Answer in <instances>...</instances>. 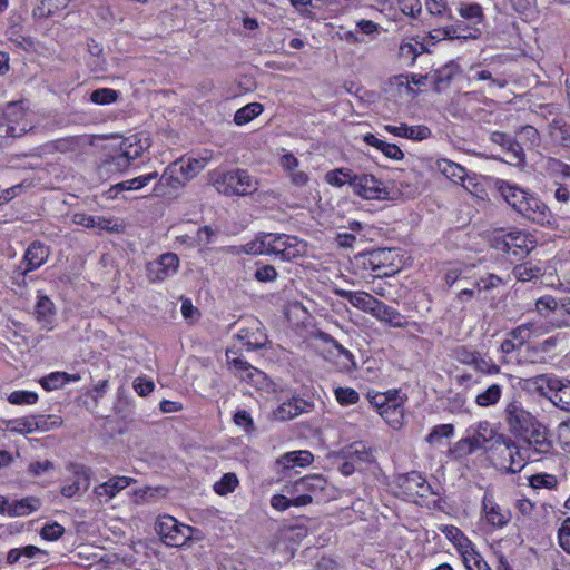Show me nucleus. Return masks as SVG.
<instances>
[{
	"label": "nucleus",
	"mask_w": 570,
	"mask_h": 570,
	"mask_svg": "<svg viewBox=\"0 0 570 570\" xmlns=\"http://www.w3.org/2000/svg\"><path fill=\"white\" fill-rule=\"evenodd\" d=\"M352 190L356 196L367 200H394L400 194L374 175L366 173H360L352 179Z\"/></svg>",
	"instance_id": "4"
},
{
	"label": "nucleus",
	"mask_w": 570,
	"mask_h": 570,
	"mask_svg": "<svg viewBox=\"0 0 570 570\" xmlns=\"http://www.w3.org/2000/svg\"><path fill=\"white\" fill-rule=\"evenodd\" d=\"M503 386L499 383L490 384L485 390L475 395V404L480 407L497 405L502 397Z\"/></svg>",
	"instance_id": "33"
},
{
	"label": "nucleus",
	"mask_w": 570,
	"mask_h": 570,
	"mask_svg": "<svg viewBox=\"0 0 570 570\" xmlns=\"http://www.w3.org/2000/svg\"><path fill=\"white\" fill-rule=\"evenodd\" d=\"M232 354H236L235 352L227 350L226 356L228 363L233 365V367L238 372L243 380H248L249 382H254L255 377H264V373L258 368L252 366L247 361L238 356H232Z\"/></svg>",
	"instance_id": "28"
},
{
	"label": "nucleus",
	"mask_w": 570,
	"mask_h": 570,
	"mask_svg": "<svg viewBox=\"0 0 570 570\" xmlns=\"http://www.w3.org/2000/svg\"><path fill=\"white\" fill-rule=\"evenodd\" d=\"M367 399L389 425L393 429H397L402 425L403 401L396 391L389 393H368Z\"/></svg>",
	"instance_id": "5"
},
{
	"label": "nucleus",
	"mask_w": 570,
	"mask_h": 570,
	"mask_svg": "<svg viewBox=\"0 0 570 570\" xmlns=\"http://www.w3.org/2000/svg\"><path fill=\"white\" fill-rule=\"evenodd\" d=\"M371 315L374 316L381 323H384L391 327L405 328L409 324L405 316H403L397 309L389 306L383 301L376 299Z\"/></svg>",
	"instance_id": "19"
},
{
	"label": "nucleus",
	"mask_w": 570,
	"mask_h": 570,
	"mask_svg": "<svg viewBox=\"0 0 570 570\" xmlns=\"http://www.w3.org/2000/svg\"><path fill=\"white\" fill-rule=\"evenodd\" d=\"M473 367L478 372L488 374V375H495V374H499L501 371V367L498 364H495L491 358L482 357L480 353L478 354V356L475 358Z\"/></svg>",
	"instance_id": "52"
},
{
	"label": "nucleus",
	"mask_w": 570,
	"mask_h": 570,
	"mask_svg": "<svg viewBox=\"0 0 570 570\" xmlns=\"http://www.w3.org/2000/svg\"><path fill=\"white\" fill-rule=\"evenodd\" d=\"M547 387L550 392L548 399L560 410L570 412V381L548 377Z\"/></svg>",
	"instance_id": "17"
},
{
	"label": "nucleus",
	"mask_w": 570,
	"mask_h": 570,
	"mask_svg": "<svg viewBox=\"0 0 570 570\" xmlns=\"http://www.w3.org/2000/svg\"><path fill=\"white\" fill-rule=\"evenodd\" d=\"M206 166L205 159L189 158L187 161L179 160L170 165L171 173H179L188 181Z\"/></svg>",
	"instance_id": "30"
},
{
	"label": "nucleus",
	"mask_w": 570,
	"mask_h": 570,
	"mask_svg": "<svg viewBox=\"0 0 570 570\" xmlns=\"http://www.w3.org/2000/svg\"><path fill=\"white\" fill-rule=\"evenodd\" d=\"M147 140L142 141L138 139L136 136L126 138L120 144V150L126 154V157L131 161L140 158L144 151L148 148Z\"/></svg>",
	"instance_id": "40"
},
{
	"label": "nucleus",
	"mask_w": 570,
	"mask_h": 570,
	"mask_svg": "<svg viewBox=\"0 0 570 570\" xmlns=\"http://www.w3.org/2000/svg\"><path fill=\"white\" fill-rule=\"evenodd\" d=\"M419 49H423V45L419 42H402L399 48V53L402 58L409 59L413 62L421 52Z\"/></svg>",
	"instance_id": "60"
},
{
	"label": "nucleus",
	"mask_w": 570,
	"mask_h": 570,
	"mask_svg": "<svg viewBox=\"0 0 570 570\" xmlns=\"http://www.w3.org/2000/svg\"><path fill=\"white\" fill-rule=\"evenodd\" d=\"M238 485V479L235 473H225L219 481L214 484V490L219 495L233 492Z\"/></svg>",
	"instance_id": "47"
},
{
	"label": "nucleus",
	"mask_w": 570,
	"mask_h": 570,
	"mask_svg": "<svg viewBox=\"0 0 570 570\" xmlns=\"http://www.w3.org/2000/svg\"><path fill=\"white\" fill-rule=\"evenodd\" d=\"M157 178L158 174L156 171H153L142 176L135 177L129 180L118 183L108 190L109 197H116L118 193L124 190H138Z\"/></svg>",
	"instance_id": "29"
},
{
	"label": "nucleus",
	"mask_w": 570,
	"mask_h": 570,
	"mask_svg": "<svg viewBox=\"0 0 570 570\" xmlns=\"http://www.w3.org/2000/svg\"><path fill=\"white\" fill-rule=\"evenodd\" d=\"M132 386L136 393L140 396L149 395L155 389L154 382L151 380H147L146 377H137L134 381Z\"/></svg>",
	"instance_id": "64"
},
{
	"label": "nucleus",
	"mask_w": 570,
	"mask_h": 570,
	"mask_svg": "<svg viewBox=\"0 0 570 570\" xmlns=\"http://www.w3.org/2000/svg\"><path fill=\"white\" fill-rule=\"evenodd\" d=\"M335 396L341 404L350 405L358 402V393L351 387H337Z\"/></svg>",
	"instance_id": "59"
},
{
	"label": "nucleus",
	"mask_w": 570,
	"mask_h": 570,
	"mask_svg": "<svg viewBox=\"0 0 570 570\" xmlns=\"http://www.w3.org/2000/svg\"><path fill=\"white\" fill-rule=\"evenodd\" d=\"M425 7L432 16L446 17L450 20L454 19L449 12L446 6L443 3V0H426Z\"/></svg>",
	"instance_id": "61"
},
{
	"label": "nucleus",
	"mask_w": 570,
	"mask_h": 570,
	"mask_svg": "<svg viewBox=\"0 0 570 570\" xmlns=\"http://www.w3.org/2000/svg\"><path fill=\"white\" fill-rule=\"evenodd\" d=\"M499 248L505 252L513 250V254H517L514 248L529 253L530 249L528 248V236L520 230L510 232L504 236L502 246Z\"/></svg>",
	"instance_id": "39"
},
{
	"label": "nucleus",
	"mask_w": 570,
	"mask_h": 570,
	"mask_svg": "<svg viewBox=\"0 0 570 570\" xmlns=\"http://www.w3.org/2000/svg\"><path fill=\"white\" fill-rule=\"evenodd\" d=\"M8 401L14 405L35 404L38 401V394L30 391H13L9 394Z\"/></svg>",
	"instance_id": "53"
},
{
	"label": "nucleus",
	"mask_w": 570,
	"mask_h": 570,
	"mask_svg": "<svg viewBox=\"0 0 570 570\" xmlns=\"http://www.w3.org/2000/svg\"><path fill=\"white\" fill-rule=\"evenodd\" d=\"M156 534H171V532L180 533L183 529L193 531V528L178 522L169 514L159 515L154 525Z\"/></svg>",
	"instance_id": "35"
},
{
	"label": "nucleus",
	"mask_w": 570,
	"mask_h": 570,
	"mask_svg": "<svg viewBox=\"0 0 570 570\" xmlns=\"http://www.w3.org/2000/svg\"><path fill=\"white\" fill-rule=\"evenodd\" d=\"M235 337L246 346L248 351L261 350L267 343V336L258 326H256V328H240Z\"/></svg>",
	"instance_id": "27"
},
{
	"label": "nucleus",
	"mask_w": 570,
	"mask_h": 570,
	"mask_svg": "<svg viewBox=\"0 0 570 570\" xmlns=\"http://www.w3.org/2000/svg\"><path fill=\"white\" fill-rule=\"evenodd\" d=\"M490 141L507 153L509 164L518 166L525 163L524 148L514 137L505 132L493 131L490 134Z\"/></svg>",
	"instance_id": "11"
},
{
	"label": "nucleus",
	"mask_w": 570,
	"mask_h": 570,
	"mask_svg": "<svg viewBox=\"0 0 570 570\" xmlns=\"http://www.w3.org/2000/svg\"><path fill=\"white\" fill-rule=\"evenodd\" d=\"M28 116L21 101L9 102L0 109V150L32 129Z\"/></svg>",
	"instance_id": "1"
},
{
	"label": "nucleus",
	"mask_w": 570,
	"mask_h": 570,
	"mask_svg": "<svg viewBox=\"0 0 570 570\" xmlns=\"http://www.w3.org/2000/svg\"><path fill=\"white\" fill-rule=\"evenodd\" d=\"M454 428L452 424H440L432 429L426 436V442L430 444L441 442L442 438H449L453 434Z\"/></svg>",
	"instance_id": "54"
},
{
	"label": "nucleus",
	"mask_w": 570,
	"mask_h": 570,
	"mask_svg": "<svg viewBox=\"0 0 570 570\" xmlns=\"http://www.w3.org/2000/svg\"><path fill=\"white\" fill-rule=\"evenodd\" d=\"M458 546L464 566L468 570H491L482 556L475 551L468 537H449Z\"/></svg>",
	"instance_id": "15"
},
{
	"label": "nucleus",
	"mask_w": 570,
	"mask_h": 570,
	"mask_svg": "<svg viewBox=\"0 0 570 570\" xmlns=\"http://www.w3.org/2000/svg\"><path fill=\"white\" fill-rule=\"evenodd\" d=\"M242 248L248 255H266L265 233L258 234L254 240L246 243Z\"/></svg>",
	"instance_id": "51"
},
{
	"label": "nucleus",
	"mask_w": 570,
	"mask_h": 570,
	"mask_svg": "<svg viewBox=\"0 0 570 570\" xmlns=\"http://www.w3.org/2000/svg\"><path fill=\"white\" fill-rule=\"evenodd\" d=\"M469 271V267H451L444 274V281L448 286H453L455 282L461 278H466L465 273Z\"/></svg>",
	"instance_id": "62"
},
{
	"label": "nucleus",
	"mask_w": 570,
	"mask_h": 570,
	"mask_svg": "<svg viewBox=\"0 0 570 570\" xmlns=\"http://www.w3.org/2000/svg\"><path fill=\"white\" fill-rule=\"evenodd\" d=\"M327 485L326 479L321 474L303 476L284 487V491L295 497V507H303L324 500L323 491Z\"/></svg>",
	"instance_id": "3"
},
{
	"label": "nucleus",
	"mask_w": 570,
	"mask_h": 570,
	"mask_svg": "<svg viewBox=\"0 0 570 570\" xmlns=\"http://www.w3.org/2000/svg\"><path fill=\"white\" fill-rule=\"evenodd\" d=\"M266 237V255H275L282 261H292L299 256L296 237L286 234L265 233Z\"/></svg>",
	"instance_id": "9"
},
{
	"label": "nucleus",
	"mask_w": 570,
	"mask_h": 570,
	"mask_svg": "<svg viewBox=\"0 0 570 570\" xmlns=\"http://www.w3.org/2000/svg\"><path fill=\"white\" fill-rule=\"evenodd\" d=\"M254 276L258 282H273L277 277V272L272 265H263L257 267Z\"/></svg>",
	"instance_id": "63"
},
{
	"label": "nucleus",
	"mask_w": 570,
	"mask_h": 570,
	"mask_svg": "<svg viewBox=\"0 0 570 570\" xmlns=\"http://www.w3.org/2000/svg\"><path fill=\"white\" fill-rule=\"evenodd\" d=\"M357 173L347 167L336 168L330 170L325 175V180L327 184L334 187H343L344 185H350L352 188V179L356 178Z\"/></svg>",
	"instance_id": "37"
},
{
	"label": "nucleus",
	"mask_w": 570,
	"mask_h": 570,
	"mask_svg": "<svg viewBox=\"0 0 570 570\" xmlns=\"http://www.w3.org/2000/svg\"><path fill=\"white\" fill-rule=\"evenodd\" d=\"M503 285V279L495 274L488 273L474 283V288L480 292H491Z\"/></svg>",
	"instance_id": "46"
},
{
	"label": "nucleus",
	"mask_w": 570,
	"mask_h": 570,
	"mask_svg": "<svg viewBox=\"0 0 570 570\" xmlns=\"http://www.w3.org/2000/svg\"><path fill=\"white\" fill-rule=\"evenodd\" d=\"M517 136L519 137V142H521V146L527 145L528 147L531 148L539 146L540 134L538 129L533 126H521L517 130Z\"/></svg>",
	"instance_id": "45"
},
{
	"label": "nucleus",
	"mask_w": 570,
	"mask_h": 570,
	"mask_svg": "<svg viewBox=\"0 0 570 570\" xmlns=\"http://www.w3.org/2000/svg\"><path fill=\"white\" fill-rule=\"evenodd\" d=\"M471 450L491 449L493 445H504L505 449L514 446V441L502 433H498L487 421L480 422L475 433L469 439Z\"/></svg>",
	"instance_id": "8"
},
{
	"label": "nucleus",
	"mask_w": 570,
	"mask_h": 570,
	"mask_svg": "<svg viewBox=\"0 0 570 570\" xmlns=\"http://www.w3.org/2000/svg\"><path fill=\"white\" fill-rule=\"evenodd\" d=\"M10 425L12 431L19 433H31L40 428V425L36 422V419H32V416L11 421Z\"/></svg>",
	"instance_id": "56"
},
{
	"label": "nucleus",
	"mask_w": 570,
	"mask_h": 570,
	"mask_svg": "<svg viewBox=\"0 0 570 570\" xmlns=\"http://www.w3.org/2000/svg\"><path fill=\"white\" fill-rule=\"evenodd\" d=\"M482 510L484 512L487 522L492 525L493 529L503 528L511 519L510 511L500 507L495 502L492 492L489 490L484 492L482 499Z\"/></svg>",
	"instance_id": "12"
},
{
	"label": "nucleus",
	"mask_w": 570,
	"mask_h": 570,
	"mask_svg": "<svg viewBox=\"0 0 570 570\" xmlns=\"http://www.w3.org/2000/svg\"><path fill=\"white\" fill-rule=\"evenodd\" d=\"M482 31L480 27L465 26L464 21H459L455 26L443 29V35L449 39H478Z\"/></svg>",
	"instance_id": "32"
},
{
	"label": "nucleus",
	"mask_w": 570,
	"mask_h": 570,
	"mask_svg": "<svg viewBox=\"0 0 570 570\" xmlns=\"http://www.w3.org/2000/svg\"><path fill=\"white\" fill-rule=\"evenodd\" d=\"M456 67L454 65H445L442 68L430 73V79L433 83L434 90L441 92L451 82L455 75Z\"/></svg>",
	"instance_id": "38"
},
{
	"label": "nucleus",
	"mask_w": 570,
	"mask_h": 570,
	"mask_svg": "<svg viewBox=\"0 0 570 570\" xmlns=\"http://www.w3.org/2000/svg\"><path fill=\"white\" fill-rule=\"evenodd\" d=\"M40 505V502L36 498H24L21 500H8V509L6 513L10 517L17 515H26L37 510Z\"/></svg>",
	"instance_id": "36"
},
{
	"label": "nucleus",
	"mask_w": 570,
	"mask_h": 570,
	"mask_svg": "<svg viewBox=\"0 0 570 570\" xmlns=\"http://www.w3.org/2000/svg\"><path fill=\"white\" fill-rule=\"evenodd\" d=\"M334 292L338 297L348 301L354 307L370 314L377 299L366 292H352L341 288H336Z\"/></svg>",
	"instance_id": "25"
},
{
	"label": "nucleus",
	"mask_w": 570,
	"mask_h": 570,
	"mask_svg": "<svg viewBox=\"0 0 570 570\" xmlns=\"http://www.w3.org/2000/svg\"><path fill=\"white\" fill-rule=\"evenodd\" d=\"M498 191L504 198V200L517 212L519 213L522 209V205L527 199L529 191L518 187L517 185H512L508 181L500 180L497 184Z\"/></svg>",
	"instance_id": "24"
},
{
	"label": "nucleus",
	"mask_w": 570,
	"mask_h": 570,
	"mask_svg": "<svg viewBox=\"0 0 570 570\" xmlns=\"http://www.w3.org/2000/svg\"><path fill=\"white\" fill-rule=\"evenodd\" d=\"M345 458L351 459L357 465L362 463L371 462L373 454L370 448L363 442H354L345 450Z\"/></svg>",
	"instance_id": "41"
},
{
	"label": "nucleus",
	"mask_w": 570,
	"mask_h": 570,
	"mask_svg": "<svg viewBox=\"0 0 570 570\" xmlns=\"http://www.w3.org/2000/svg\"><path fill=\"white\" fill-rule=\"evenodd\" d=\"M503 419L509 432L517 438L538 421V417L524 409L521 401L517 399L508 402L503 410Z\"/></svg>",
	"instance_id": "7"
},
{
	"label": "nucleus",
	"mask_w": 570,
	"mask_h": 570,
	"mask_svg": "<svg viewBox=\"0 0 570 570\" xmlns=\"http://www.w3.org/2000/svg\"><path fill=\"white\" fill-rule=\"evenodd\" d=\"M551 139L562 147H570V124L563 118H554L549 124Z\"/></svg>",
	"instance_id": "31"
},
{
	"label": "nucleus",
	"mask_w": 570,
	"mask_h": 570,
	"mask_svg": "<svg viewBox=\"0 0 570 570\" xmlns=\"http://www.w3.org/2000/svg\"><path fill=\"white\" fill-rule=\"evenodd\" d=\"M118 91L110 88L96 89L90 95V100L97 105H109L118 99Z\"/></svg>",
	"instance_id": "48"
},
{
	"label": "nucleus",
	"mask_w": 570,
	"mask_h": 570,
	"mask_svg": "<svg viewBox=\"0 0 570 570\" xmlns=\"http://www.w3.org/2000/svg\"><path fill=\"white\" fill-rule=\"evenodd\" d=\"M39 524V521H31L29 522V528L26 529V531H38L39 530V534H42V535H46V534H63L65 532V529L62 525L58 524V523H48V522H45L41 524L40 528L38 527H35V525H38Z\"/></svg>",
	"instance_id": "55"
},
{
	"label": "nucleus",
	"mask_w": 570,
	"mask_h": 570,
	"mask_svg": "<svg viewBox=\"0 0 570 570\" xmlns=\"http://www.w3.org/2000/svg\"><path fill=\"white\" fill-rule=\"evenodd\" d=\"M313 455L309 451H295L288 452L282 458L285 469L294 466H307L312 463Z\"/></svg>",
	"instance_id": "43"
},
{
	"label": "nucleus",
	"mask_w": 570,
	"mask_h": 570,
	"mask_svg": "<svg viewBox=\"0 0 570 570\" xmlns=\"http://www.w3.org/2000/svg\"><path fill=\"white\" fill-rule=\"evenodd\" d=\"M72 222L87 228H98L111 233H121L124 230V225L119 224L117 220L100 216H90L83 213L75 214Z\"/></svg>",
	"instance_id": "20"
},
{
	"label": "nucleus",
	"mask_w": 570,
	"mask_h": 570,
	"mask_svg": "<svg viewBox=\"0 0 570 570\" xmlns=\"http://www.w3.org/2000/svg\"><path fill=\"white\" fill-rule=\"evenodd\" d=\"M458 11L461 18L470 21V23L465 22V26L479 27V24L483 22L484 16L482 7L478 3H462Z\"/></svg>",
	"instance_id": "42"
},
{
	"label": "nucleus",
	"mask_w": 570,
	"mask_h": 570,
	"mask_svg": "<svg viewBox=\"0 0 570 570\" xmlns=\"http://www.w3.org/2000/svg\"><path fill=\"white\" fill-rule=\"evenodd\" d=\"M80 380L79 374H68L66 372H53L40 380L41 386L46 391L57 390L62 387L69 382H77Z\"/></svg>",
	"instance_id": "34"
},
{
	"label": "nucleus",
	"mask_w": 570,
	"mask_h": 570,
	"mask_svg": "<svg viewBox=\"0 0 570 570\" xmlns=\"http://www.w3.org/2000/svg\"><path fill=\"white\" fill-rule=\"evenodd\" d=\"M50 254L49 248L41 242H32L21 261V264L27 268V272H32L41 267L48 259Z\"/></svg>",
	"instance_id": "22"
},
{
	"label": "nucleus",
	"mask_w": 570,
	"mask_h": 570,
	"mask_svg": "<svg viewBox=\"0 0 570 570\" xmlns=\"http://www.w3.org/2000/svg\"><path fill=\"white\" fill-rule=\"evenodd\" d=\"M132 483H136L132 478L116 475L95 487L94 493L97 498H105L106 501H109Z\"/></svg>",
	"instance_id": "21"
},
{
	"label": "nucleus",
	"mask_w": 570,
	"mask_h": 570,
	"mask_svg": "<svg viewBox=\"0 0 570 570\" xmlns=\"http://www.w3.org/2000/svg\"><path fill=\"white\" fill-rule=\"evenodd\" d=\"M131 164V160L126 157V154L120 150L119 154L110 156L106 161L105 165L109 167V169H115L118 171L126 170Z\"/></svg>",
	"instance_id": "58"
},
{
	"label": "nucleus",
	"mask_w": 570,
	"mask_h": 570,
	"mask_svg": "<svg viewBox=\"0 0 570 570\" xmlns=\"http://www.w3.org/2000/svg\"><path fill=\"white\" fill-rule=\"evenodd\" d=\"M519 214L542 226L550 224L552 217L549 207L531 193L528 194Z\"/></svg>",
	"instance_id": "13"
},
{
	"label": "nucleus",
	"mask_w": 570,
	"mask_h": 570,
	"mask_svg": "<svg viewBox=\"0 0 570 570\" xmlns=\"http://www.w3.org/2000/svg\"><path fill=\"white\" fill-rule=\"evenodd\" d=\"M178 173H171L170 166L164 171V174L158 178L156 185L154 186V194L156 196H169L174 191L184 187L187 183L183 176L179 177Z\"/></svg>",
	"instance_id": "23"
},
{
	"label": "nucleus",
	"mask_w": 570,
	"mask_h": 570,
	"mask_svg": "<svg viewBox=\"0 0 570 570\" xmlns=\"http://www.w3.org/2000/svg\"><path fill=\"white\" fill-rule=\"evenodd\" d=\"M209 181L215 189L226 196H246L257 190L258 181L245 169L228 171L213 170Z\"/></svg>",
	"instance_id": "2"
},
{
	"label": "nucleus",
	"mask_w": 570,
	"mask_h": 570,
	"mask_svg": "<svg viewBox=\"0 0 570 570\" xmlns=\"http://www.w3.org/2000/svg\"><path fill=\"white\" fill-rule=\"evenodd\" d=\"M515 278L520 282H529L540 274V268L529 263L519 264L513 268Z\"/></svg>",
	"instance_id": "50"
},
{
	"label": "nucleus",
	"mask_w": 570,
	"mask_h": 570,
	"mask_svg": "<svg viewBox=\"0 0 570 570\" xmlns=\"http://www.w3.org/2000/svg\"><path fill=\"white\" fill-rule=\"evenodd\" d=\"M55 314L56 309L52 301L46 295L38 294L35 306V316L38 323H40L43 328L51 330Z\"/></svg>",
	"instance_id": "26"
},
{
	"label": "nucleus",
	"mask_w": 570,
	"mask_h": 570,
	"mask_svg": "<svg viewBox=\"0 0 570 570\" xmlns=\"http://www.w3.org/2000/svg\"><path fill=\"white\" fill-rule=\"evenodd\" d=\"M509 451V456H510V465L508 468V470L511 472V473H517V472H520L522 470V468L524 466V462H523V448H518L515 444L513 448L511 449H507Z\"/></svg>",
	"instance_id": "57"
},
{
	"label": "nucleus",
	"mask_w": 570,
	"mask_h": 570,
	"mask_svg": "<svg viewBox=\"0 0 570 570\" xmlns=\"http://www.w3.org/2000/svg\"><path fill=\"white\" fill-rule=\"evenodd\" d=\"M397 484L403 489L407 495H417L425 498L428 494H434L432 487L426 480L416 471H411L406 474L397 476Z\"/></svg>",
	"instance_id": "16"
},
{
	"label": "nucleus",
	"mask_w": 570,
	"mask_h": 570,
	"mask_svg": "<svg viewBox=\"0 0 570 570\" xmlns=\"http://www.w3.org/2000/svg\"><path fill=\"white\" fill-rule=\"evenodd\" d=\"M179 264L180 261L177 254L171 252L161 254L157 259L147 264V278L151 283L164 282L178 272Z\"/></svg>",
	"instance_id": "10"
},
{
	"label": "nucleus",
	"mask_w": 570,
	"mask_h": 570,
	"mask_svg": "<svg viewBox=\"0 0 570 570\" xmlns=\"http://www.w3.org/2000/svg\"><path fill=\"white\" fill-rule=\"evenodd\" d=\"M70 471L73 480L70 484L61 488V494L66 498H72L79 492H85L90 485L91 470L83 464H72Z\"/></svg>",
	"instance_id": "18"
},
{
	"label": "nucleus",
	"mask_w": 570,
	"mask_h": 570,
	"mask_svg": "<svg viewBox=\"0 0 570 570\" xmlns=\"http://www.w3.org/2000/svg\"><path fill=\"white\" fill-rule=\"evenodd\" d=\"M314 404L299 396H292L287 401L282 402L277 409L273 411L275 421L285 422L298 416L302 413L312 411Z\"/></svg>",
	"instance_id": "14"
},
{
	"label": "nucleus",
	"mask_w": 570,
	"mask_h": 570,
	"mask_svg": "<svg viewBox=\"0 0 570 570\" xmlns=\"http://www.w3.org/2000/svg\"><path fill=\"white\" fill-rule=\"evenodd\" d=\"M529 483L533 489H553L556 488L558 481L556 475L548 473H538L533 474L529 478Z\"/></svg>",
	"instance_id": "49"
},
{
	"label": "nucleus",
	"mask_w": 570,
	"mask_h": 570,
	"mask_svg": "<svg viewBox=\"0 0 570 570\" xmlns=\"http://www.w3.org/2000/svg\"><path fill=\"white\" fill-rule=\"evenodd\" d=\"M263 112V106L259 102H250L238 109L234 116L236 125H245Z\"/></svg>",
	"instance_id": "44"
},
{
	"label": "nucleus",
	"mask_w": 570,
	"mask_h": 570,
	"mask_svg": "<svg viewBox=\"0 0 570 570\" xmlns=\"http://www.w3.org/2000/svg\"><path fill=\"white\" fill-rule=\"evenodd\" d=\"M518 438L525 444L523 451L529 452L528 459L537 460L533 455L549 454L553 451L550 431L539 420Z\"/></svg>",
	"instance_id": "6"
}]
</instances>
